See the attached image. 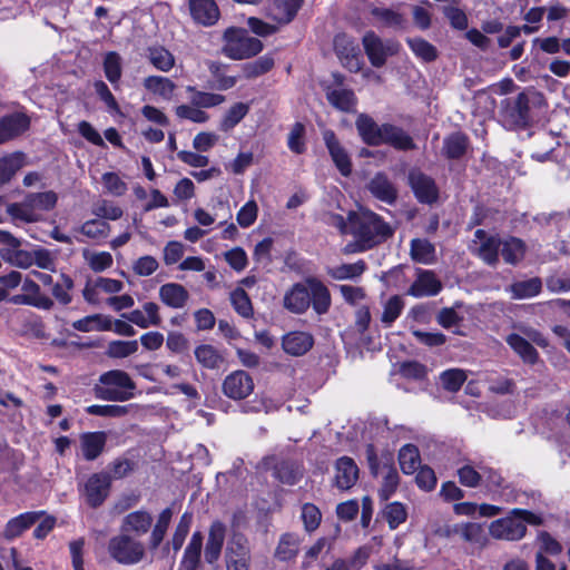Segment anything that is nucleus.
I'll return each instance as SVG.
<instances>
[{
    "instance_id": "0eeeda50",
    "label": "nucleus",
    "mask_w": 570,
    "mask_h": 570,
    "mask_svg": "<svg viewBox=\"0 0 570 570\" xmlns=\"http://www.w3.org/2000/svg\"><path fill=\"white\" fill-rule=\"evenodd\" d=\"M108 552L112 559L122 564H135L145 557L144 544L127 534L109 540Z\"/></svg>"
},
{
    "instance_id": "4d7b16f0",
    "label": "nucleus",
    "mask_w": 570,
    "mask_h": 570,
    "mask_svg": "<svg viewBox=\"0 0 570 570\" xmlns=\"http://www.w3.org/2000/svg\"><path fill=\"white\" fill-rule=\"evenodd\" d=\"M138 351V341H112L108 344L106 354L112 358H124Z\"/></svg>"
},
{
    "instance_id": "0e129e2a",
    "label": "nucleus",
    "mask_w": 570,
    "mask_h": 570,
    "mask_svg": "<svg viewBox=\"0 0 570 570\" xmlns=\"http://www.w3.org/2000/svg\"><path fill=\"white\" fill-rule=\"evenodd\" d=\"M80 233L89 238H106L110 233V225L100 219H90L82 224Z\"/></svg>"
},
{
    "instance_id": "9b49d317",
    "label": "nucleus",
    "mask_w": 570,
    "mask_h": 570,
    "mask_svg": "<svg viewBox=\"0 0 570 570\" xmlns=\"http://www.w3.org/2000/svg\"><path fill=\"white\" fill-rule=\"evenodd\" d=\"M409 184L422 204H433L439 198V189L435 181L420 169H411L409 173Z\"/></svg>"
},
{
    "instance_id": "de8ad7c7",
    "label": "nucleus",
    "mask_w": 570,
    "mask_h": 570,
    "mask_svg": "<svg viewBox=\"0 0 570 570\" xmlns=\"http://www.w3.org/2000/svg\"><path fill=\"white\" fill-rule=\"evenodd\" d=\"M249 106L244 102H236L234 104L225 114L223 117L219 129L224 132H228L232 130L236 125H238L242 119L248 114Z\"/></svg>"
},
{
    "instance_id": "412c9836",
    "label": "nucleus",
    "mask_w": 570,
    "mask_h": 570,
    "mask_svg": "<svg viewBox=\"0 0 570 570\" xmlns=\"http://www.w3.org/2000/svg\"><path fill=\"white\" fill-rule=\"evenodd\" d=\"M323 139L340 173L343 176H348L352 173V163L346 150L340 144L335 132L330 129L325 130L323 132Z\"/></svg>"
},
{
    "instance_id": "dca6fc26",
    "label": "nucleus",
    "mask_w": 570,
    "mask_h": 570,
    "mask_svg": "<svg viewBox=\"0 0 570 570\" xmlns=\"http://www.w3.org/2000/svg\"><path fill=\"white\" fill-rule=\"evenodd\" d=\"M366 188L374 198L387 205H393L397 200V187L383 171L376 173L366 184Z\"/></svg>"
},
{
    "instance_id": "aec40b11",
    "label": "nucleus",
    "mask_w": 570,
    "mask_h": 570,
    "mask_svg": "<svg viewBox=\"0 0 570 570\" xmlns=\"http://www.w3.org/2000/svg\"><path fill=\"white\" fill-rule=\"evenodd\" d=\"M188 8L193 20L205 27L214 26L220 16L215 0H189Z\"/></svg>"
},
{
    "instance_id": "4468645a",
    "label": "nucleus",
    "mask_w": 570,
    "mask_h": 570,
    "mask_svg": "<svg viewBox=\"0 0 570 570\" xmlns=\"http://www.w3.org/2000/svg\"><path fill=\"white\" fill-rule=\"evenodd\" d=\"M358 466L350 456H341L334 464L333 487L341 491L352 489L358 480Z\"/></svg>"
},
{
    "instance_id": "e433bc0d",
    "label": "nucleus",
    "mask_w": 570,
    "mask_h": 570,
    "mask_svg": "<svg viewBox=\"0 0 570 570\" xmlns=\"http://www.w3.org/2000/svg\"><path fill=\"white\" fill-rule=\"evenodd\" d=\"M72 327L80 332L111 331L112 320L110 316L94 314L73 322Z\"/></svg>"
},
{
    "instance_id": "09e8293b",
    "label": "nucleus",
    "mask_w": 570,
    "mask_h": 570,
    "mask_svg": "<svg viewBox=\"0 0 570 570\" xmlns=\"http://www.w3.org/2000/svg\"><path fill=\"white\" fill-rule=\"evenodd\" d=\"M382 515L386 520L389 528L395 530L407 519L406 507L401 502L387 503L382 510Z\"/></svg>"
},
{
    "instance_id": "7ed1b4c3",
    "label": "nucleus",
    "mask_w": 570,
    "mask_h": 570,
    "mask_svg": "<svg viewBox=\"0 0 570 570\" xmlns=\"http://www.w3.org/2000/svg\"><path fill=\"white\" fill-rule=\"evenodd\" d=\"M544 105V96L533 88H525L517 97L501 101L500 118L505 128L511 130L530 127L537 111Z\"/></svg>"
},
{
    "instance_id": "79ce46f5",
    "label": "nucleus",
    "mask_w": 570,
    "mask_h": 570,
    "mask_svg": "<svg viewBox=\"0 0 570 570\" xmlns=\"http://www.w3.org/2000/svg\"><path fill=\"white\" fill-rule=\"evenodd\" d=\"M144 87L164 99H171L176 85L169 79L160 76H149L144 79Z\"/></svg>"
},
{
    "instance_id": "a878e982",
    "label": "nucleus",
    "mask_w": 570,
    "mask_h": 570,
    "mask_svg": "<svg viewBox=\"0 0 570 570\" xmlns=\"http://www.w3.org/2000/svg\"><path fill=\"white\" fill-rule=\"evenodd\" d=\"M160 301L171 308H184L189 299V293L178 283H166L159 288Z\"/></svg>"
},
{
    "instance_id": "58836bf2",
    "label": "nucleus",
    "mask_w": 570,
    "mask_h": 570,
    "mask_svg": "<svg viewBox=\"0 0 570 570\" xmlns=\"http://www.w3.org/2000/svg\"><path fill=\"white\" fill-rule=\"evenodd\" d=\"M104 72L108 81L117 89L122 75V59L118 52L109 51L105 55Z\"/></svg>"
},
{
    "instance_id": "cd10ccee",
    "label": "nucleus",
    "mask_w": 570,
    "mask_h": 570,
    "mask_svg": "<svg viewBox=\"0 0 570 570\" xmlns=\"http://www.w3.org/2000/svg\"><path fill=\"white\" fill-rule=\"evenodd\" d=\"M304 0H271L269 16L279 23H288L296 16Z\"/></svg>"
},
{
    "instance_id": "4be33fe9",
    "label": "nucleus",
    "mask_w": 570,
    "mask_h": 570,
    "mask_svg": "<svg viewBox=\"0 0 570 570\" xmlns=\"http://www.w3.org/2000/svg\"><path fill=\"white\" fill-rule=\"evenodd\" d=\"M43 515V511H30L10 519L2 532L6 540L19 538L26 530L35 525Z\"/></svg>"
},
{
    "instance_id": "37998d69",
    "label": "nucleus",
    "mask_w": 570,
    "mask_h": 570,
    "mask_svg": "<svg viewBox=\"0 0 570 570\" xmlns=\"http://www.w3.org/2000/svg\"><path fill=\"white\" fill-rule=\"evenodd\" d=\"M22 166L23 154L21 153H13L0 158V185L9 183Z\"/></svg>"
},
{
    "instance_id": "4c0bfd02",
    "label": "nucleus",
    "mask_w": 570,
    "mask_h": 570,
    "mask_svg": "<svg viewBox=\"0 0 570 570\" xmlns=\"http://www.w3.org/2000/svg\"><path fill=\"white\" fill-rule=\"evenodd\" d=\"M411 258L422 264H431L435 259V247L425 238H414L411 240Z\"/></svg>"
},
{
    "instance_id": "774afa93",
    "label": "nucleus",
    "mask_w": 570,
    "mask_h": 570,
    "mask_svg": "<svg viewBox=\"0 0 570 570\" xmlns=\"http://www.w3.org/2000/svg\"><path fill=\"white\" fill-rule=\"evenodd\" d=\"M443 14L449 20L452 28L456 30H465L469 26L468 16L458 7V4L443 7Z\"/></svg>"
},
{
    "instance_id": "5fc2aeb1",
    "label": "nucleus",
    "mask_w": 570,
    "mask_h": 570,
    "mask_svg": "<svg viewBox=\"0 0 570 570\" xmlns=\"http://www.w3.org/2000/svg\"><path fill=\"white\" fill-rule=\"evenodd\" d=\"M404 301L400 295L391 296L384 304L381 322L390 327L396 318L401 315L404 308Z\"/></svg>"
},
{
    "instance_id": "13d9d810",
    "label": "nucleus",
    "mask_w": 570,
    "mask_h": 570,
    "mask_svg": "<svg viewBox=\"0 0 570 570\" xmlns=\"http://www.w3.org/2000/svg\"><path fill=\"white\" fill-rule=\"evenodd\" d=\"M365 263L363 261H358L354 264H343L340 266H336L332 269H330L328 274L334 279H348V278H355L363 274L365 271Z\"/></svg>"
},
{
    "instance_id": "473e14b6",
    "label": "nucleus",
    "mask_w": 570,
    "mask_h": 570,
    "mask_svg": "<svg viewBox=\"0 0 570 570\" xmlns=\"http://www.w3.org/2000/svg\"><path fill=\"white\" fill-rule=\"evenodd\" d=\"M202 548L203 534L200 532H195L184 551L180 564L183 570H199L202 563Z\"/></svg>"
},
{
    "instance_id": "ddd939ff",
    "label": "nucleus",
    "mask_w": 570,
    "mask_h": 570,
    "mask_svg": "<svg viewBox=\"0 0 570 570\" xmlns=\"http://www.w3.org/2000/svg\"><path fill=\"white\" fill-rule=\"evenodd\" d=\"M254 390L252 376L242 370L227 375L223 382V393L233 400L246 399Z\"/></svg>"
},
{
    "instance_id": "f8f14e48",
    "label": "nucleus",
    "mask_w": 570,
    "mask_h": 570,
    "mask_svg": "<svg viewBox=\"0 0 570 570\" xmlns=\"http://www.w3.org/2000/svg\"><path fill=\"white\" fill-rule=\"evenodd\" d=\"M489 531L494 539L518 541L525 535L527 525L510 512L509 517L493 521Z\"/></svg>"
},
{
    "instance_id": "f257e3e1",
    "label": "nucleus",
    "mask_w": 570,
    "mask_h": 570,
    "mask_svg": "<svg viewBox=\"0 0 570 570\" xmlns=\"http://www.w3.org/2000/svg\"><path fill=\"white\" fill-rule=\"evenodd\" d=\"M350 234L354 242L345 246V253H360L370 250L392 238L395 227L386 223L379 214L364 210L360 214H348Z\"/></svg>"
},
{
    "instance_id": "3c124183",
    "label": "nucleus",
    "mask_w": 570,
    "mask_h": 570,
    "mask_svg": "<svg viewBox=\"0 0 570 570\" xmlns=\"http://www.w3.org/2000/svg\"><path fill=\"white\" fill-rule=\"evenodd\" d=\"M466 379L465 371L461 368H450L440 374L443 389L451 393L459 392Z\"/></svg>"
},
{
    "instance_id": "b1692460",
    "label": "nucleus",
    "mask_w": 570,
    "mask_h": 570,
    "mask_svg": "<svg viewBox=\"0 0 570 570\" xmlns=\"http://www.w3.org/2000/svg\"><path fill=\"white\" fill-rule=\"evenodd\" d=\"M382 131V145H390L403 151L416 148L413 138L401 127L392 124H383Z\"/></svg>"
},
{
    "instance_id": "5701e85b",
    "label": "nucleus",
    "mask_w": 570,
    "mask_h": 570,
    "mask_svg": "<svg viewBox=\"0 0 570 570\" xmlns=\"http://www.w3.org/2000/svg\"><path fill=\"white\" fill-rule=\"evenodd\" d=\"M226 535V527L220 521L212 523L205 546L204 557L206 562L213 564L218 561Z\"/></svg>"
},
{
    "instance_id": "864d4df0",
    "label": "nucleus",
    "mask_w": 570,
    "mask_h": 570,
    "mask_svg": "<svg viewBox=\"0 0 570 570\" xmlns=\"http://www.w3.org/2000/svg\"><path fill=\"white\" fill-rule=\"evenodd\" d=\"M148 59L155 68L164 72L169 71L175 63L174 56L164 47L149 48Z\"/></svg>"
},
{
    "instance_id": "72a5a7b5",
    "label": "nucleus",
    "mask_w": 570,
    "mask_h": 570,
    "mask_svg": "<svg viewBox=\"0 0 570 570\" xmlns=\"http://www.w3.org/2000/svg\"><path fill=\"white\" fill-rule=\"evenodd\" d=\"M326 99L336 109L344 112H354L357 102L356 96L351 89H326Z\"/></svg>"
},
{
    "instance_id": "423d86ee",
    "label": "nucleus",
    "mask_w": 570,
    "mask_h": 570,
    "mask_svg": "<svg viewBox=\"0 0 570 570\" xmlns=\"http://www.w3.org/2000/svg\"><path fill=\"white\" fill-rule=\"evenodd\" d=\"M223 53L230 59L242 60L254 57L263 50L259 39L249 37L242 28L230 27L224 31Z\"/></svg>"
},
{
    "instance_id": "f704fd0d",
    "label": "nucleus",
    "mask_w": 570,
    "mask_h": 570,
    "mask_svg": "<svg viewBox=\"0 0 570 570\" xmlns=\"http://www.w3.org/2000/svg\"><path fill=\"white\" fill-rule=\"evenodd\" d=\"M197 362L205 368L218 370L224 364V355L210 344H202L195 348Z\"/></svg>"
},
{
    "instance_id": "680f3d73",
    "label": "nucleus",
    "mask_w": 570,
    "mask_h": 570,
    "mask_svg": "<svg viewBox=\"0 0 570 570\" xmlns=\"http://www.w3.org/2000/svg\"><path fill=\"white\" fill-rule=\"evenodd\" d=\"M73 286L72 278L67 274H61L60 281L52 286V295L60 304L68 305L72 301L69 292Z\"/></svg>"
},
{
    "instance_id": "f03ea898",
    "label": "nucleus",
    "mask_w": 570,
    "mask_h": 570,
    "mask_svg": "<svg viewBox=\"0 0 570 570\" xmlns=\"http://www.w3.org/2000/svg\"><path fill=\"white\" fill-rule=\"evenodd\" d=\"M283 303L284 307L294 314H303L312 305L318 315H323L330 311L332 299L323 282L316 277H307L286 292Z\"/></svg>"
},
{
    "instance_id": "7c9ffc66",
    "label": "nucleus",
    "mask_w": 570,
    "mask_h": 570,
    "mask_svg": "<svg viewBox=\"0 0 570 570\" xmlns=\"http://www.w3.org/2000/svg\"><path fill=\"white\" fill-rule=\"evenodd\" d=\"M107 441L105 432H87L80 436L83 458L88 461L96 460L104 451Z\"/></svg>"
},
{
    "instance_id": "052dcab7",
    "label": "nucleus",
    "mask_w": 570,
    "mask_h": 570,
    "mask_svg": "<svg viewBox=\"0 0 570 570\" xmlns=\"http://www.w3.org/2000/svg\"><path fill=\"white\" fill-rule=\"evenodd\" d=\"M385 474L383 476L382 488L379 491L381 500H389L390 497L396 491L400 476L396 469L392 465H385Z\"/></svg>"
},
{
    "instance_id": "a18cd8bd",
    "label": "nucleus",
    "mask_w": 570,
    "mask_h": 570,
    "mask_svg": "<svg viewBox=\"0 0 570 570\" xmlns=\"http://www.w3.org/2000/svg\"><path fill=\"white\" fill-rule=\"evenodd\" d=\"M406 43L421 60L432 62L438 59V49L425 39L421 37L407 38Z\"/></svg>"
},
{
    "instance_id": "e2e57ef3",
    "label": "nucleus",
    "mask_w": 570,
    "mask_h": 570,
    "mask_svg": "<svg viewBox=\"0 0 570 570\" xmlns=\"http://www.w3.org/2000/svg\"><path fill=\"white\" fill-rule=\"evenodd\" d=\"M83 257L89 267L96 273L106 271L114 262L111 254L108 252L90 253L85 250Z\"/></svg>"
},
{
    "instance_id": "c03bdc74",
    "label": "nucleus",
    "mask_w": 570,
    "mask_h": 570,
    "mask_svg": "<svg viewBox=\"0 0 570 570\" xmlns=\"http://www.w3.org/2000/svg\"><path fill=\"white\" fill-rule=\"evenodd\" d=\"M173 514H174L173 509L166 508L158 515L157 522L151 531L150 539H149L150 549H153V550L157 549L160 546V543L163 542L165 534L167 532V529L170 524Z\"/></svg>"
},
{
    "instance_id": "69168bd1",
    "label": "nucleus",
    "mask_w": 570,
    "mask_h": 570,
    "mask_svg": "<svg viewBox=\"0 0 570 570\" xmlns=\"http://www.w3.org/2000/svg\"><path fill=\"white\" fill-rule=\"evenodd\" d=\"M305 126L302 122H295L288 134L287 145L288 148L301 155L305 151Z\"/></svg>"
},
{
    "instance_id": "338daca9",
    "label": "nucleus",
    "mask_w": 570,
    "mask_h": 570,
    "mask_svg": "<svg viewBox=\"0 0 570 570\" xmlns=\"http://www.w3.org/2000/svg\"><path fill=\"white\" fill-rule=\"evenodd\" d=\"M302 520L307 532L315 531L322 521L320 509L313 503H305L302 507Z\"/></svg>"
},
{
    "instance_id": "6ab92c4d",
    "label": "nucleus",
    "mask_w": 570,
    "mask_h": 570,
    "mask_svg": "<svg viewBox=\"0 0 570 570\" xmlns=\"http://www.w3.org/2000/svg\"><path fill=\"white\" fill-rule=\"evenodd\" d=\"M334 50L344 66L350 70L357 71L360 69V49L352 38L345 33L337 35L334 38Z\"/></svg>"
},
{
    "instance_id": "a211bd4d",
    "label": "nucleus",
    "mask_w": 570,
    "mask_h": 570,
    "mask_svg": "<svg viewBox=\"0 0 570 570\" xmlns=\"http://www.w3.org/2000/svg\"><path fill=\"white\" fill-rule=\"evenodd\" d=\"M30 126V119L27 115L21 112H13L0 118V145L12 140Z\"/></svg>"
},
{
    "instance_id": "393cba45",
    "label": "nucleus",
    "mask_w": 570,
    "mask_h": 570,
    "mask_svg": "<svg viewBox=\"0 0 570 570\" xmlns=\"http://www.w3.org/2000/svg\"><path fill=\"white\" fill-rule=\"evenodd\" d=\"M355 127L364 144L368 146L382 145L383 125H379L370 115L360 114Z\"/></svg>"
},
{
    "instance_id": "9d476101",
    "label": "nucleus",
    "mask_w": 570,
    "mask_h": 570,
    "mask_svg": "<svg viewBox=\"0 0 570 570\" xmlns=\"http://www.w3.org/2000/svg\"><path fill=\"white\" fill-rule=\"evenodd\" d=\"M250 561L252 556L247 538L242 533H234L225 550L226 570H249Z\"/></svg>"
},
{
    "instance_id": "603ef678",
    "label": "nucleus",
    "mask_w": 570,
    "mask_h": 570,
    "mask_svg": "<svg viewBox=\"0 0 570 570\" xmlns=\"http://www.w3.org/2000/svg\"><path fill=\"white\" fill-rule=\"evenodd\" d=\"M230 303L237 314L245 318H250L254 314L250 298L246 291L242 287H237L230 293Z\"/></svg>"
},
{
    "instance_id": "20e7f679",
    "label": "nucleus",
    "mask_w": 570,
    "mask_h": 570,
    "mask_svg": "<svg viewBox=\"0 0 570 570\" xmlns=\"http://www.w3.org/2000/svg\"><path fill=\"white\" fill-rule=\"evenodd\" d=\"M58 203V195L53 190L28 193L22 202L11 203L7 213L23 223H38L43 220V213L52 210Z\"/></svg>"
},
{
    "instance_id": "2eb2a0df",
    "label": "nucleus",
    "mask_w": 570,
    "mask_h": 570,
    "mask_svg": "<svg viewBox=\"0 0 570 570\" xmlns=\"http://www.w3.org/2000/svg\"><path fill=\"white\" fill-rule=\"evenodd\" d=\"M110 482L106 473H95L87 480L83 494L88 505L98 508L104 503L109 494Z\"/></svg>"
},
{
    "instance_id": "1a4fd4ad",
    "label": "nucleus",
    "mask_w": 570,
    "mask_h": 570,
    "mask_svg": "<svg viewBox=\"0 0 570 570\" xmlns=\"http://www.w3.org/2000/svg\"><path fill=\"white\" fill-rule=\"evenodd\" d=\"M502 239L498 235H490L484 229H476L470 250L487 265L495 267L499 264Z\"/></svg>"
},
{
    "instance_id": "c756f323",
    "label": "nucleus",
    "mask_w": 570,
    "mask_h": 570,
    "mask_svg": "<svg viewBox=\"0 0 570 570\" xmlns=\"http://www.w3.org/2000/svg\"><path fill=\"white\" fill-rule=\"evenodd\" d=\"M500 254L507 264L515 266L524 259L527 245L521 238L509 236L502 239Z\"/></svg>"
},
{
    "instance_id": "c85d7f7f",
    "label": "nucleus",
    "mask_w": 570,
    "mask_h": 570,
    "mask_svg": "<svg viewBox=\"0 0 570 570\" xmlns=\"http://www.w3.org/2000/svg\"><path fill=\"white\" fill-rule=\"evenodd\" d=\"M505 342L525 364L534 365L538 363V351L522 335L511 333L507 336Z\"/></svg>"
},
{
    "instance_id": "6e6d98bb",
    "label": "nucleus",
    "mask_w": 570,
    "mask_h": 570,
    "mask_svg": "<svg viewBox=\"0 0 570 570\" xmlns=\"http://www.w3.org/2000/svg\"><path fill=\"white\" fill-rule=\"evenodd\" d=\"M275 475L282 483L293 485L301 479L302 472L295 463L283 461L276 465Z\"/></svg>"
},
{
    "instance_id": "8fccbe9b",
    "label": "nucleus",
    "mask_w": 570,
    "mask_h": 570,
    "mask_svg": "<svg viewBox=\"0 0 570 570\" xmlns=\"http://www.w3.org/2000/svg\"><path fill=\"white\" fill-rule=\"evenodd\" d=\"M401 470L405 474H412L417 470L420 463L419 449L413 444H406L399 452Z\"/></svg>"
},
{
    "instance_id": "a19ab883",
    "label": "nucleus",
    "mask_w": 570,
    "mask_h": 570,
    "mask_svg": "<svg viewBox=\"0 0 570 570\" xmlns=\"http://www.w3.org/2000/svg\"><path fill=\"white\" fill-rule=\"evenodd\" d=\"M299 550V537L293 533H285L281 537L275 551V557L281 561L293 560Z\"/></svg>"
},
{
    "instance_id": "6e6552de",
    "label": "nucleus",
    "mask_w": 570,
    "mask_h": 570,
    "mask_svg": "<svg viewBox=\"0 0 570 570\" xmlns=\"http://www.w3.org/2000/svg\"><path fill=\"white\" fill-rule=\"evenodd\" d=\"M362 42L370 62L376 68L384 66L387 58L395 56L400 50V43L396 40H383L374 31H367Z\"/></svg>"
},
{
    "instance_id": "f3484780",
    "label": "nucleus",
    "mask_w": 570,
    "mask_h": 570,
    "mask_svg": "<svg viewBox=\"0 0 570 570\" xmlns=\"http://www.w3.org/2000/svg\"><path fill=\"white\" fill-rule=\"evenodd\" d=\"M442 289V283L434 272L426 269L416 271V279L407 289L406 294L414 297L434 296Z\"/></svg>"
},
{
    "instance_id": "bf43d9fd",
    "label": "nucleus",
    "mask_w": 570,
    "mask_h": 570,
    "mask_svg": "<svg viewBox=\"0 0 570 570\" xmlns=\"http://www.w3.org/2000/svg\"><path fill=\"white\" fill-rule=\"evenodd\" d=\"M373 17L382 21L386 27L404 28L406 19L397 11L387 8H374L372 10Z\"/></svg>"
},
{
    "instance_id": "49530a36",
    "label": "nucleus",
    "mask_w": 570,
    "mask_h": 570,
    "mask_svg": "<svg viewBox=\"0 0 570 570\" xmlns=\"http://www.w3.org/2000/svg\"><path fill=\"white\" fill-rule=\"evenodd\" d=\"M187 91L191 94L190 104L199 109L213 108L225 101V96L219 94L199 91L193 86L187 87Z\"/></svg>"
},
{
    "instance_id": "c9c22d12",
    "label": "nucleus",
    "mask_w": 570,
    "mask_h": 570,
    "mask_svg": "<svg viewBox=\"0 0 570 570\" xmlns=\"http://www.w3.org/2000/svg\"><path fill=\"white\" fill-rule=\"evenodd\" d=\"M153 517L149 512L139 510L127 514L124 519V529L137 535L147 533L151 527Z\"/></svg>"
},
{
    "instance_id": "ea45409f",
    "label": "nucleus",
    "mask_w": 570,
    "mask_h": 570,
    "mask_svg": "<svg viewBox=\"0 0 570 570\" xmlns=\"http://www.w3.org/2000/svg\"><path fill=\"white\" fill-rule=\"evenodd\" d=\"M542 289V282L539 277L514 282L509 291L514 299L530 298L538 295Z\"/></svg>"
},
{
    "instance_id": "2f4dec72",
    "label": "nucleus",
    "mask_w": 570,
    "mask_h": 570,
    "mask_svg": "<svg viewBox=\"0 0 570 570\" xmlns=\"http://www.w3.org/2000/svg\"><path fill=\"white\" fill-rule=\"evenodd\" d=\"M469 138L461 131L453 132L443 139L442 154L448 159L462 158L469 148Z\"/></svg>"
},
{
    "instance_id": "39448f33",
    "label": "nucleus",
    "mask_w": 570,
    "mask_h": 570,
    "mask_svg": "<svg viewBox=\"0 0 570 570\" xmlns=\"http://www.w3.org/2000/svg\"><path fill=\"white\" fill-rule=\"evenodd\" d=\"M136 383L122 370H110L99 376L94 386L97 399L104 401L126 402L135 396Z\"/></svg>"
},
{
    "instance_id": "bb28decb",
    "label": "nucleus",
    "mask_w": 570,
    "mask_h": 570,
    "mask_svg": "<svg viewBox=\"0 0 570 570\" xmlns=\"http://www.w3.org/2000/svg\"><path fill=\"white\" fill-rule=\"evenodd\" d=\"M314 344V337L306 332H291L283 337L282 345L287 354L301 356L306 354Z\"/></svg>"
}]
</instances>
